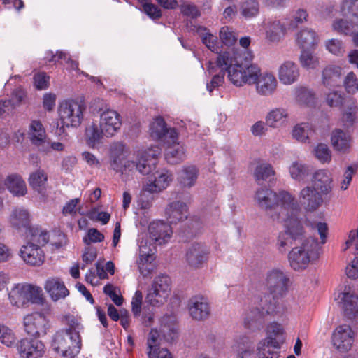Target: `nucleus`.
Segmentation results:
<instances>
[{
  "label": "nucleus",
  "mask_w": 358,
  "mask_h": 358,
  "mask_svg": "<svg viewBox=\"0 0 358 358\" xmlns=\"http://www.w3.org/2000/svg\"><path fill=\"white\" fill-rule=\"evenodd\" d=\"M268 127L266 121H257L251 126L250 132L254 136H264L266 135Z\"/></svg>",
  "instance_id": "63"
},
{
  "label": "nucleus",
  "mask_w": 358,
  "mask_h": 358,
  "mask_svg": "<svg viewBox=\"0 0 358 358\" xmlns=\"http://www.w3.org/2000/svg\"><path fill=\"white\" fill-rule=\"evenodd\" d=\"M178 135L176 141L169 139L165 142L168 145L166 149L165 157L168 163L175 164L181 162L185 159V150L182 143L178 141Z\"/></svg>",
  "instance_id": "31"
},
{
  "label": "nucleus",
  "mask_w": 358,
  "mask_h": 358,
  "mask_svg": "<svg viewBox=\"0 0 358 358\" xmlns=\"http://www.w3.org/2000/svg\"><path fill=\"white\" fill-rule=\"evenodd\" d=\"M234 58L229 52H224L217 56L216 62H208V71L210 74H213L220 69L222 72L224 69L227 72L229 78V69L234 66Z\"/></svg>",
  "instance_id": "39"
},
{
  "label": "nucleus",
  "mask_w": 358,
  "mask_h": 358,
  "mask_svg": "<svg viewBox=\"0 0 358 358\" xmlns=\"http://www.w3.org/2000/svg\"><path fill=\"white\" fill-rule=\"evenodd\" d=\"M198 174L199 171L195 166H185L180 172L178 181L182 187L190 188L195 185Z\"/></svg>",
  "instance_id": "40"
},
{
  "label": "nucleus",
  "mask_w": 358,
  "mask_h": 358,
  "mask_svg": "<svg viewBox=\"0 0 358 358\" xmlns=\"http://www.w3.org/2000/svg\"><path fill=\"white\" fill-rule=\"evenodd\" d=\"M256 92L261 96H271L275 93L278 87V80L271 73H261L255 83Z\"/></svg>",
  "instance_id": "27"
},
{
  "label": "nucleus",
  "mask_w": 358,
  "mask_h": 358,
  "mask_svg": "<svg viewBox=\"0 0 358 358\" xmlns=\"http://www.w3.org/2000/svg\"><path fill=\"white\" fill-rule=\"evenodd\" d=\"M44 289L55 301L64 299L69 294V292L64 282L57 278L48 279L45 283Z\"/></svg>",
  "instance_id": "32"
},
{
  "label": "nucleus",
  "mask_w": 358,
  "mask_h": 358,
  "mask_svg": "<svg viewBox=\"0 0 358 358\" xmlns=\"http://www.w3.org/2000/svg\"><path fill=\"white\" fill-rule=\"evenodd\" d=\"M64 320L68 327L63 331L80 336V332L83 329L81 318L72 315H67L64 317Z\"/></svg>",
  "instance_id": "53"
},
{
  "label": "nucleus",
  "mask_w": 358,
  "mask_h": 358,
  "mask_svg": "<svg viewBox=\"0 0 358 358\" xmlns=\"http://www.w3.org/2000/svg\"><path fill=\"white\" fill-rule=\"evenodd\" d=\"M275 195L274 211L271 213V219L284 223L286 227V231L280 234V245H291L303 233L302 222L297 216L301 208L295 196L289 192L280 189Z\"/></svg>",
  "instance_id": "1"
},
{
  "label": "nucleus",
  "mask_w": 358,
  "mask_h": 358,
  "mask_svg": "<svg viewBox=\"0 0 358 358\" xmlns=\"http://www.w3.org/2000/svg\"><path fill=\"white\" fill-rule=\"evenodd\" d=\"M209 254L210 249L207 245L195 243L187 249L185 259L191 268L196 269L201 268L207 262Z\"/></svg>",
  "instance_id": "13"
},
{
  "label": "nucleus",
  "mask_w": 358,
  "mask_h": 358,
  "mask_svg": "<svg viewBox=\"0 0 358 358\" xmlns=\"http://www.w3.org/2000/svg\"><path fill=\"white\" fill-rule=\"evenodd\" d=\"M127 157L128 150L121 142H115L111 144L110 148V157Z\"/></svg>",
  "instance_id": "64"
},
{
  "label": "nucleus",
  "mask_w": 358,
  "mask_h": 358,
  "mask_svg": "<svg viewBox=\"0 0 358 358\" xmlns=\"http://www.w3.org/2000/svg\"><path fill=\"white\" fill-rule=\"evenodd\" d=\"M358 169V164H354L348 166L343 173V180L341 182L340 188L342 190H346L352 181L353 175Z\"/></svg>",
  "instance_id": "57"
},
{
  "label": "nucleus",
  "mask_w": 358,
  "mask_h": 358,
  "mask_svg": "<svg viewBox=\"0 0 358 358\" xmlns=\"http://www.w3.org/2000/svg\"><path fill=\"white\" fill-rule=\"evenodd\" d=\"M320 42L317 33L311 28H303L295 35V43L301 50H315Z\"/></svg>",
  "instance_id": "21"
},
{
  "label": "nucleus",
  "mask_w": 358,
  "mask_h": 358,
  "mask_svg": "<svg viewBox=\"0 0 358 358\" xmlns=\"http://www.w3.org/2000/svg\"><path fill=\"white\" fill-rule=\"evenodd\" d=\"M299 68L292 61H286L282 63L278 69V78L284 85H292L296 82L299 78Z\"/></svg>",
  "instance_id": "29"
},
{
  "label": "nucleus",
  "mask_w": 358,
  "mask_h": 358,
  "mask_svg": "<svg viewBox=\"0 0 358 358\" xmlns=\"http://www.w3.org/2000/svg\"><path fill=\"white\" fill-rule=\"evenodd\" d=\"M28 137L33 145L39 150L43 141L47 139L45 129L39 120H32L28 130Z\"/></svg>",
  "instance_id": "37"
},
{
  "label": "nucleus",
  "mask_w": 358,
  "mask_h": 358,
  "mask_svg": "<svg viewBox=\"0 0 358 358\" xmlns=\"http://www.w3.org/2000/svg\"><path fill=\"white\" fill-rule=\"evenodd\" d=\"M315 157L322 163L328 162L331 159L330 150L326 144L320 143L315 149Z\"/></svg>",
  "instance_id": "61"
},
{
  "label": "nucleus",
  "mask_w": 358,
  "mask_h": 358,
  "mask_svg": "<svg viewBox=\"0 0 358 358\" xmlns=\"http://www.w3.org/2000/svg\"><path fill=\"white\" fill-rule=\"evenodd\" d=\"M172 180L171 173L166 170L157 171L154 173V180L146 183L143 191L149 193H157L166 189Z\"/></svg>",
  "instance_id": "25"
},
{
  "label": "nucleus",
  "mask_w": 358,
  "mask_h": 358,
  "mask_svg": "<svg viewBox=\"0 0 358 358\" xmlns=\"http://www.w3.org/2000/svg\"><path fill=\"white\" fill-rule=\"evenodd\" d=\"M303 234L299 240L295 241L291 245L282 247L280 244V237L278 244L280 252H285L287 248L292 247L288 254V261L290 266L294 271H299L306 269L309 264L315 263L322 252L321 247L315 238H303Z\"/></svg>",
  "instance_id": "2"
},
{
  "label": "nucleus",
  "mask_w": 358,
  "mask_h": 358,
  "mask_svg": "<svg viewBox=\"0 0 358 358\" xmlns=\"http://www.w3.org/2000/svg\"><path fill=\"white\" fill-rule=\"evenodd\" d=\"M313 132L311 126L308 123L303 122L293 128L292 135L298 141L305 143L309 139Z\"/></svg>",
  "instance_id": "50"
},
{
  "label": "nucleus",
  "mask_w": 358,
  "mask_h": 358,
  "mask_svg": "<svg viewBox=\"0 0 358 358\" xmlns=\"http://www.w3.org/2000/svg\"><path fill=\"white\" fill-rule=\"evenodd\" d=\"M354 342V332L348 325L337 329V349L345 352L350 350Z\"/></svg>",
  "instance_id": "38"
},
{
  "label": "nucleus",
  "mask_w": 358,
  "mask_h": 358,
  "mask_svg": "<svg viewBox=\"0 0 358 358\" xmlns=\"http://www.w3.org/2000/svg\"><path fill=\"white\" fill-rule=\"evenodd\" d=\"M352 139L348 131L337 129V152L345 154L350 152Z\"/></svg>",
  "instance_id": "48"
},
{
  "label": "nucleus",
  "mask_w": 358,
  "mask_h": 358,
  "mask_svg": "<svg viewBox=\"0 0 358 358\" xmlns=\"http://www.w3.org/2000/svg\"><path fill=\"white\" fill-rule=\"evenodd\" d=\"M25 234L27 237H29L31 242H35L40 245H43L49 241L48 233L38 227H31Z\"/></svg>",
  "instance_id": "52"
},
{
  "label": "nucleus",
  "mask_w": 358,
  "mask_h": 358,
  "mask_svg": "<svg viewBox=\"0 0 358 358\" xmlns=\"http://www.w3.org/2000/svg\"><path fill=\"white\" fill-rule=\"evenodd\" d=\"M99 126L106 137L113 136L121 128L122 118L115 110L106 109L100 114Z\"/></svg>",
  "instance_id": "15"
},
{
  "label": "nucleus",
  "mask_w": 358,
  "mask_h": 358,
  "mask_svg": "<svg viewBox=\"0 0 358 358\" xmlns=\"http://www.w3.org/2000/svg\"><path fill=\"white\" fill-rule=\"evenodd\" d=\"M260 4L258 0H243L240 4L241 16L249 20L257 17L259 13Z\"/></svg>",
  "instance_id": "45"
},
{
  "label": "nucleus",
  "mask_w": 358,
  "mask_h": 358,
  "mask_svg": "<svg viewBox=\"0 0 358 358\" xmlns=\"http://www.w3.org/2000/svg\"><path fill=\"white\" fill-rule=\"evenodd\" d=\"M25 96L26 93L24 90L21 88H16L12 92L10 98L6 99L10 106H11L12 110L21 105Z\"/></svg>",
  "instance_id": "58"
},
{
  "label": "nucleus",
  "mask_w": 358,
  "mask_h": 358,
  "mask_svg": "<svg viewBox=\"0 0 358 358\" xmlns=\"http://www.w3.org/2000/svg\"><path fill=\"white\" fill-rule=\"evenodd\" d=\"M276 192L266 187H261L256 190L255 194V201L257 206L266 212L271 217V213H273L275 208V200Z\"/></svg>",
  "instance_id": "24"
},
{
  "label": "nucleus",
  "mask_w": 358,
  "mask_h": 358,
  "mask_svg": "<svg viewBox=\"0 0 358 358\" xmlns=\"http://www.w3.org/2000/svg\"><path fill=\"white\" fill-rule=\"evenodd\" d=\"M5 185L8 189L15 196H24L27 192L26 184L18 175L8 176Z\"/></svg>",
  "instance_id": "43"
},
{
  "label": "nucleus",
  "mask_w": 358,
  "mask_h": 358,
  "mask_svg": "<svg viewBox=\"0 0 358 358\" xmlns=\"http://www.w3.org/2000/svg\"><path fill=\"white\" fill-rule=\"evenodd\" d=\"M84 106L76 101L66 100L61 103L59 116L62 128L79 127L84 117Z\"/></svg>",
  "instance_id": "8"
},
{
  "label": "nucleus",
  "mask_w": 358,
  "mask_h": 358,
  "mask_svg": "<svg viewBox=\"0 0 358 358\" xmlns=\"http://www.w3.org/2000/svg\"><path fill=\"white\" fill-rule=\"evenodd\" d=\"M266 38L270 43H278L287 33V27L280 20L268 22L265 27Z\"/></svg>",
  "instance_id": "35"
},
{
  "label": "nucleus",
  "mask_w": 358,
  "mask_h": 358,
  "mask_svg": "<svg viewBox=\"0 0 358 358\" xmlns=\"http://www.w3.org/2000/svg\"><path fill=\"white\" fill-rule=\"evenodd\" d=\"M341 105L342 112L341 123L343 127L348 128L353 125L355 119L356 107L353 101L341 96L337 97V105Z\"/></svg>",
  "instance_id": "33"
},
{
  "label": "nucleus",
  "mask_w": 358,
  "mask_h": 358,
  "mask_svg": "<svg viewBox=\"0 0 358 358\" xmlns=\"http://www.w3.org/2000/svg\"><path fill=\"white\" fill-rule=\"evenodd\" d=\"M161 336L157 329H151L148 334L147 345L148 358H172V355L166 348H160Z\"/></svg>",
  "instance_id": "22"
},
{
  "label": "nucleus",
  "mask_w": 358,
  "mask_h": 358,
  "mask_svg": "<svg viewBox=\"0 0 358 358\" xmlns=\"http://www.w3.org/2000/svg\"><path fill=\"white\" fill-rule=\"evenodd\" d=\"M166 215L171 224L183 221L188 217L187 205L180 201L171 202L166 208Z\"/></svg>",
  "instance_id": "30"
},
{
  "label": "nucleus",
  "mask_w": 358,
  "mask_h": 358,
  "mask_svg": "<svg viewBox=\"0 0 358 358\" xmlns=\"http://www.w3.org/2000/svg\"><path fill=\"white\" fill-rule=\"evenodd\" d=\"M19 255L24 262L32 266H39L44 261L43 251L38 245L31 242L22 245Z\"/></svg>",
  "instance_id": "20"
},
{
  "label": "nucleus",
  "mask_w": 358,
  "mask_h": 358,
  "mask_svg": "<svg viewBox=\"0 0 358 358\" xmlns=\"http://www.w3.org/2000/svg\"><path fill=\"white\" fill-rule=\"evenodd\" d=\"M278 302L272 301L268 295H264L258 306L247 312L245 317V325L251 328L253 325L261 324L265 316L278 313Z\"/></svg>",
  "instance_id": "10"
},
{
  "label": "nucleus",
  "mask_w": 358,
  "mask_h": 358,
  "mask_svg": "<svg viewBox=\"0 0 358 358\" xmlns=\"http://www.w3.org/2000/svg\"><path fill=\"white\" fill-rule=\"evenodd\" d=\"M150 238L157 245L166 243L172 235V229L169 224L163 221L150 223L148 227Z\"/></svg>",
  "instance_id": "18"
},
{
  "label": "nucleus",
  "mask_w": 358,
  "mask_h": 358,
  "mask_svg": "<svg viewBox=\"0 0 358 358\" xmlns=\"http://www.w3.org/2000/svg\"><path fill=\"white\" fill-rule=\"evenodd\" d=\"M321 90L325 96L327 103L330 107H333L336 98V67L334 65H328L322 71Z\"/></svg>",
  "instance_id": "11"
},
{
  "label": "nucleus",
  "mask_w": 358,
  "mask_h": 358,
  "mask_svg": "<svg viewBox=\"0 0 358 358\" xmlns=\"http://www.w3.org/2000/svg\"><path fill=\"white\" fill-rule=\"evenodd\" d=\"M47 180V175L43 170L41 169L32 173L29 176L30 185L39 193L45 189Z\"/></svg>",
  "instance_id": "51"
},
{
  "label": "nucleus",
  "mask_w": 358,
  "mask_h": 358,
  "mask_svg": "<svg viewBox=\"0 0 358 358\" xmlns=\"http://www.w3.org/2000/svg\"><path fill=\"white\" fill-rule=\"evenodd\" d=\"M289 277L287 272L280 268H272L266 275L264 287L272 301H277L288 292Z\"/></svg>",
  "instance_id": "5"
},
{
  "label": "nucleus",
  "mask_w": 358,
  "mask_h": 358,
  "mask_svg": "<svg viewBox=\"0 0 358 358\" xmlns=\"http://www.w3.org/2000/svg\"><path fill=\"white\" fill-rule=\"evenodd\" d=\"M221 42L227 46H232L237 41L238 36L231 27L225 26L220 30Z\"/></svg>",
  "instance_id": "56"
},
{
  "label": "nucleus",
  "mask_w": 358,
  "mask_h": 358,
  "mask_svg": "<svg viewBox=\"0 0 358 358\" xmlns=\"http://www.w3.org/2000/svg\"><path fill=\"white\" fill-rule=\"evenodd\" d=\"M341 9L344 15H352L355 24L358 25V0H343Z\"/></svg>",
  "instance_id": "55"
},
{
  "label": "nucleus",
  "mask_w": 358,
  "mask_h": 358,
  "mask_svg": "<svg viewBox=\"0 0 358 358\" xmlns=\"http://www.w3.org/2000/svg\"><path fill=\"white\" fill-rule=\"evenodd\" d=\"M322 194L311 186L303 187L299 194V201L307 212H313L321 206L323 203Z\"/></svg>",
  "instance_id": "16"
},
{
  "label": "nucleus",
  "mask_w": 358,
  "mask_h": 358,
  "mask_svg": "<svg viewBox=\"0 0 358 358\" xmlns=\"http://www.w3.org/2000/svg\"><path fill=\"white\" fill-rule=\"evenodd\" d=\"M158 148L148 149L140 154L136 162L127 160V157H110V168L117 173H124L136 168L143 175H148L155 169Z\"/></svg>",
  "instance_id": "3"
},
{
  "label": "nucleus",
  "mask_w": 358,
  "mask_h": 358,
  "mask_svg": "<svg viewBox=\"0 0 358 358\" xmlns=\"http://www.w3.org/2000/svg\"><path fill=\"white\" fill-rule=\"evenodd\" d=\"M15 341V336L11 329L6 326L0 325V341L5 345L10 347Z\"/></svg>",
  "instance_id": "60"
},
{
  "label": "nucleus",
  "mask_w": 358,
  "mask_h": 358,
  "mask_svg": "<svg viewBox=\"0 0 358 358\" xmlns=\"http://www.w3.org/2000/svg\"><path fill=\"white\" fill-rule=\"evenodd\" d=\"M171 278L166 275H159L155 278L145 297L147 303L159 306L166 301L171 293Z\"/></svg>",
  "instance_id": "9"
},
{
  "label": "nucleus",
  "mask_w": 358,
  "mask_h": 358,
  "mask_svg": "<svg viewBox=\"0 0 358 358\" xmlns=\"http://www.w3.org/2000/svg\"><path fill=\"white\" fill-rule=\"evenodd\" d=\"M10 303L20 306L26 303L43 304L44 298L41 287L31 285H15L8 294Z\"/></svg>",
  "instance_id": "6"
},
{
  "label": "nucleus",
  "mask_w": 358,
  "mask_h": 358,
  "mask_svg": "<svg viewBox=\"0 0 358 358\" xmlns=\"http://www.w3.org/2000/svg\"><path fill=\"white\" fill-rule=\"evenodd\" d=\"M274 346L273 343L267 342L266 340L261 341L257 347L258 355L259 358H278V350Z\"/></svg>",
  "instance_id": "49"
},
{
  "label": "nucleus",
  "mask_w": 358,
  "mask_h": 358,
  "mask_svg": "<svg viewBox=\"0 0 358 358\" xmlns=\"http://www.w3.org/2000/svg\"><path fill=\"white\" fill-rule=\"evenodd\" d=\"M9 222L12 227L24 234H27L31 227L30 213L28 210L22 207H17L13 210Z\"/></svg>",
  "instance_id": "23"
},
{
  "label": "nucleus",
  "mask_w": 358,
  "mask_h": 358,
  "mask_svg": "<svg viewBox=\"0 0 358 358\" xmlns=\"http://www.w3.org/2000/svg\"><path fill=\"white\" fill-rule=\"evenodd\" d=\"M344 86L346 91L350 94H355L357 91L358 81L353 72L348 73L344 80Z\"/></svg>",
  "instance_id": "62"
},
{
  "label": "nucleus",
  "mask_w": 358,
  "mask_h": 358,
  "mask_svg": "<svg viewBox=\"0 0 358 358\" xmlns=\"http://www.w3.org/2000/svg\"><path fill=\"white\" fill-rule=\"evenodd\" d=\"M17 350L22 358H41L45 352L44 343L35 338H24L16 343Z\"/></svg>",
  "instance_id": "12"
},
{
  "label": "nucleus",
  "mask_w": 358,
  "mask_h": 358,
  "mask_svg": "<svg viewBox=\"0 0 358 358\" xmlns=\"http://www.w3.org/2000/svg\"><path fill=\"white\" fill-rule=\"evenodd\" d=\"M150 136L156 139L163 142L170 139L172 141H176L177 138V131L174 128H167L164 120L158 117L154 120L150 124Z\"/></svg>",
  "instance_id": "17"
},
{
  "label": "nucleus",
  "mask_w": 358,
  "mask_h": 358,
  "mask_svg": "<svg viewBox=\"0 0 358 358\" xmlns=\"http://www.w3.org/2000/svg\"><path fill=\"white\" fill-rule=\"evenodd\" d=\"M24 325L25 331L29 335L40 337L46 334L48 329V321L43 315L34 313L24 317Z\"/></svg>",
  "instance_id": "14"
},
{
  "label": "nucleus",
  "mask_w": 358,
  "mask_h": 358,
  "mask_svg": "<svg viewBox=\"0 0 358 358\" xmlns=\"http://www.w3.org/2000/svg\"><path fill=\"white\" fill-rule=\"evenodd\" d=\"M341 307L343 315L348 319H354L358 315V296L350 288L343 292Z\"/></svg>",
  "instance_id": "28"
},
{
  "label": "nucleus",
  "mask_w": 358,
  "mask_h": 358,
  "mask_svg": "<svg viewBox=\"0 0 358 358\" xmlns=\"http://www.w3.org/2000/svg\"><path fill=\"white\" fill-rule=\"evenodd\" d=\"M196 32L201 38L202 43L212 52H218L220 43L217 37L212 34L208 29L203 27H199Z\"/></svg>",
  "instance_id": "44"
},
{
  "label": "nucleus",
  "mask_w": 358,
  "mask_h": 358,
  "mask_svg": "<svg viewBox=\"0 0 358 358\" xmlns=\"http://www.w3.org/2000/svg\"><path fill=\"white\" fill-rule=\"evenodd\" d=\"M267 337L264 339L267 342H271L277 348L285 341L284 330L282 327L275 322L270 324L267 327Z\"/></svg>",
  "instance_id": "41"
},
{
  "label": "nucleus",
  "mask_w": 358,
  "mask_h": 358,
  "mask_svg": "<svg viewBox=\"0 0 358 358\" xmlns=\"http://www.w3.org/2000/svg\"><path fill=\"white\" fill-rule=\"evenodd\" d=\"M334 178L331 172L326 169H319L312 174V187L324 195L328 194L333 188Z\"/></svg>",
  "instance_id": "19"
},
{
  "label": "nucleus",
  "mask_w": 358,
  "mask_h": 358,
  "mask_svg": "<svg viewBox=\"0 0 358 358\" xmlns=\"http://www.w3.org/2000/svg\"><path fill=\"white\" fill-rule=\"evenodd\" d=\"M288 172L292 180L298 182H305L312 173L309 165L299 160L291 162L288 167Z\"/></svg>",
  "instance_id": "34"
},
{
  "label": "nucleus",
  "mask_w": 358,
  "mask_h": 358,
  "mask_svg": "<svg viewBox=\"0 0 358 358\" xmlns=\"http://www.w3.org/2000/svg\"><path fill=\"white\" fill-rule=\"evenodd\" d=\"M103 136H104L103 131L100 126L99 127L95 123H92L86 128V141L91 148H94L96 145L101 143Z\"/></svg>",
  "instance_id": "46"
},
{
  "label": "nucleus",
  "mask_w": 358,
  "mask_h": 358,
  "mask_svg": "<svg viewBox=\"0 0 358 358\" xmlns=\"http://www.w3.org/2000/svg\"><path fill=\"white\" fill-rule=\"evenodd\" d=\"M81 345L80 336L63 330L57 332L52 341L53 350L64 357H75L80 352Z\"/></svg>",
  "instance_id": "7"
},
{
  "label": "nucleus",
  "mask_w": 358,
  "mask_h": 358,
  "mask_svg": "<svg viewBox=\"0 0 358 358\" xmlns=\"http://www.w3.org/2000/svg\"><path fill=\"white\" fill-rule=\"evenodd\" d=\"M289 113L283 108H274L266 114L265 120L270 128L277 129L287 124Z\"/></svg>",
  "instance_id": "36"
},
{
  "label": "nucleus",
  "mask_w": 358,
  "mask_h": 358,
  "mask_svg": "<svg viewBox=\"0 0 358 358\" xmlns=\"http://www.w3.org/2000/svg\"><path fill=\"white\" fill-rule=\"evenodd\" d=\"M308 14L304 9L299 8L293 14L292 20L288 24L289 29H295L299 24H303L308 20Z\"/></svg>",
  "instance_id": "59"
},
{
  "label": "nucleus",
  "mask_w": 358,
  "mask_h": 358,
  "mask_svg": "<svg viewBox=\"0 0 358 358\" xmlns=\"http://www.w3.org/2000/svg\"><path fill=\"white\" fill-rule=\"evenodd\" d=\"M245 63L235 64L229 69V80L236 87L254 85L258 76H260V68L258 65L249 62L253 57L252 52L245 50Z\"/></svg>",
  "instance_id": "4"
},
{
  "label": "nucleus",
  "mask_w": 358,
  "mask_h": 358,
  "mask_svg": "<svg viewBox=\"0 0 358 358\" xmlns=\"http://www.w3.org/2000/svg\"><path fill=\"white\" fill-rule=\"evenodd\" d=\"M310 229L313 234L317 233L320 235V241L316 238L315 239L318 243H320V246L322 248V245H324L327 240L329 229L327 223L322 222H311Z\"/></svg>",
  "instance_id": "54"
},
{
  "label": "nucleus",
  "mask_w": 358,
  "mask_h": 358,
  "mask_svg": "<svg viewBox=\"0 0 358 358\" xmlns=\"http://www.w3.org/2000/svg\"><path fill=\"white\" fill-rule=\"evenodd\" d=\"M275 175V171L272 165L266 162L258 164L254 172L255 179L259 184L271 182L274 179Z\"/></svg>",
  "instance_id": "42"
},
{
  "label": "nucleus",
  "mask_w": 358,
  "mask_h": 358,
  "mask_svg": "<svg viewBox=\"0 0 358 358\" xmlns=\"http://www.w3.org/2000/svg\"><path fill=\"white\" fill-rule=\"evenodd\" d=\"M314 50H303L301 51L299 62L301 66L306 69H315L320 65L319 57L313 52Z\"/></svg>",
  "instance_id": "47"
},
{
  "label": "nucleus",
  "mask_w": 358,
  "mask_h": 358,
  "mask_svg": "<svg viewBox=\"0 0 358 358\" xmlns=\"http://www.w3.org/2000/svg\"><path fill=\"white\" fill-rule=\"evenodd\" d=\"M190 315L196 320L206 319L210 313V308L207 299L202 296H195L189 301Z\"/></svg>",
  "instance_id": "26"
}]
</instances>
